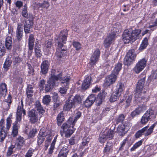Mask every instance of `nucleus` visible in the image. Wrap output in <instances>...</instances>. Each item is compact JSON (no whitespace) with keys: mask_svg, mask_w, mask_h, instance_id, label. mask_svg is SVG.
Returning <instances> with one entry per match:
<instances>
[{"mask_svg":"<svg viewBox=\"0 0 157 157\" xmlns=\"http://www.w3.org/2000/svg\"><path fill=\"white\" fill-rule=\"evenodd\" d=\"M34 50L35 56L37 58H40L42 56V52L40 46L36 45L35 46Z\"/></svg>","mask_w":157,"mask_h":157,"instance_id":"39","label":"nucleus"},{"mask_svg":"<svg viewBox=\"0 0 157 157\" xmlns=\"http://www.w3.org/2000/svg\"><path fill=\"white\" fill-rule=\"evenodd\" d=\"M4 120L2 119L0 121V132L1 131H4V130L3 129L4 127Z\"/></svg>","mask_w":157,"mask_h":157,"instance_id":"60","label":"nucleus"},{"mask_svg":"<svg viewBox=\"0 0 157 157\" xmlns=\"http://www.w3.org/2000/svg\"><path fill=\"white\" fill-rule=\"evenodd\" d=\"M11 99V96L10 94L8 95L7 99H6L5 100V105L6 106L5 109L6 110H8L10 108V105L12 102Z\"/></svg>","mask_w":157,"mask_h":157,"instance_id":"34","label":"nucleus"},{"mask_svg":"<svg viewBox=\"0 0 157 157\" xmlns=\"http://www.w3.org/2000/svg\"><path fill=\"white\" fill-rule=\"evenodd\" d=\"M141 32L140 29H129L124 30L122 36L123 41L125 44L133 42L139 38Z\"/></svg>","mask_w":157,"mask_h":157,"instance_id":"1","label":"nucleus"},{"mask_svg":"<svg viewBox=\"0 0 157 157\" xmlns=\"http://www.w3.org/2000/svg\"><path fill=\"white\" fill-rule=\"evenodd\" d=\"M34 151V150L30 148L25 155V157H32Z\"/></svg>","mask_w":157,"mask_h":157,"instance_id":"53","label":"nucleus"},{"mask_svg":"<svg viewBox=\"0 0 157 157\" xmlns=\"http://www.w3.org/2000/svg\"><path fill=\"white\" fill-rule=\"evenodd\" d=\"M147 60L144 58L140 59L136 63L133 68V71L136 73H139L147 65Z\"/></svg>","mask_w":157,"mask_h":157,"instance_id":"10","label":"nucleus"},{"mask_svg":"<svg viewBox=\"0 0 157 157\" xmlns=\"http://www.w3.org/2000/svg\"><path fill=\"white\" fill-rule=\"evenodd\" d=\"M125 87L124 84L121 82H119L117 85L115 92L118 93V95H121V93L124 90Z\"/></svg>","mask_w":157,"mask_h":157,"instance_id":"24","label":"nucleus"},{"mask_svg":"<svg viewBox=\"0 0 157 157\" xmlns=\"http://www.w3.org/2000/svg\"><path fill=\"white\" fill-rule=\"evenodd\" d=\"M7 92V85L5 83L0 84V96L5 97Z\"/></svg>","mask_w":157,"mask_h":157,"instance_id":"21","label":"nucleus"},{"mask_svg":"<svg viewBox=\"0 0 157 157\" xmlns=\"http://www.w3.org/2000/svg\"><path fill=\"white\" fill-rule=\"evenodd\" d=\"M100 52L98 49H96L94 52L90 59L89 63L92 66L94 65L98 61L100 57Z\"/></svg>","mask_w":157,"mask_h":157,"instance_id":"15","label":"nucleus"},{"mask_svg":"<svg viewBox=\"0 0 157 157\" xmlns=\"http://www.w3.org/2000/svg\"><path fill=\"white\" fill-rule=\"evenodd\" d=\"M142 140H140L138 142L136 143L133 145V146L130 148V151H133L135 150L136 149L138 148L142 144Z\"/></svg>","mask_w":157,"mask_h":157,"instance_id":"41","label":"nucleus"},{"mask_svg":"<svg viewBox=\"0 0 157 157\" xmlns=\"http://www.w3.org/2000/svg\"><path fill=\"white\" fill-rule=\"evenodd\" d=\"M67 30L61 31L58 38V48H61L63 46V44L61 43L65 44L67 40Z\"/></svg>","mask_w":157,"mask_h":157,"instance_id":"13","label":"nucleus"},{"mask_svg":"<svg viewBox=\"0 0 157 157\" xmlns=\"http://www.w3.org/2000/svg\"><path fill=\"white\" fill-rule=\"evenodd\" d=\"M156 124V123L153 124L149 128H148L149 126L147 125L142 129L139 130L135 135L136 137V138H139L141 136L143 135H144L145 136L151 135L153 132V129Z\"/></svg>","mask_w":157,"mask_h":157,"instance_id":"6","label":"nucleus"},{"mask_svg":"<svg viewBox=\"0 0 157 157\" xmlns=\"http://www.w3.org/2000/svg\"><path fill=\"white\" fill-rule=\"evenodd\" d=\"M73 118L70 117L66 123H64L61 126L60 134L63 136L64 134L65 136L68 138L73 133L75 129L74 128V124H72Z\"/></svg>","mask_w":157,"mask_h":157,"instance_id":"4","label":"nucleus"},{"mask_svg":"<svg viewBox=\"0 0 157 157\" xmlns=\"http://www.w3.org/2000/svg\"><path fill=\"white\" fill-rule=\"evenodd\" d=\"M23 102L21 101V105H18L17 107V112L16 113V119L15 122L13 124H19L21 120L22 113L23 112L24 115H25L26 112L25 109H23Z\"/></svg>","mask_w":157,"mask_h":157,"instance_id":"11","label":"nucleus"},{"mask_svg":"<svg viewBox=\"0 0 157 157\" xmlns=\"http://www.w3.org/2000/svg\"><path fill=\"white\" fill-rule=\"evenodd\" d=\"M28 47L29 50H33L34 47L35 39L33 35H30L28 40Z\"/></svg>","mask_w":157,"mask_h":157,"instance_id":"26","label":"nucleus"},{"mask_svg":"<svg viewBox=\"0 0 157 157\" xmlns=\"http://www.w3.org/2000/svg\"><path fill=\"white\" fill-rule=\"evenodd\" d=\"M105 95L103 93L99 94L97 98L96 102L98 105H100L105 98Z\"/></svg>","mask_w":157,"mask_h":157,"instance_id":"31","label":"nucleus"},{"mask_svg":"<svg viewBox=\"0 0 157 157\" xmlns=\"http://www.w3.org/2000/svg\"><path fill=\"white\" fill-rule=\"evenodd\" d=\"M62 76V73L58 71L52 69L51 72V76L48 84L45 85V90L47 92L50 91L52 90L53 86L55 84L56 81L59 80Z\"/></svg>","mask_w":157,"mask_h":157,"instance_id":"3","label":"nucleus"},{"mask_svg":"<svg viewBox=\"0 0 157 157\" xmlns=\"http://www.w3.org/2000/svg\"><path fill=\"white\" fill-rule=\"evenodd\" d=\"M145 78V76H144L142 78L139 80L134 94L135 100L140 102L141 101L144 102L145 101H147V97L141 98V95L144 93L145 91H143V89Z\"/></svg>","mask_w":157,"mask_h":157,"instance_id":"5","label":"nucleus"},{"mask_svg":"<svg viewBox=\"0 0 157 157\" xmlns=\"http://www.w3.org/2000/svg\"><path fill=\"white\" fill-rule=\"evenodd\" d=\"M103 132L107 139H111L113 138L114 132L113 130L106 129Z\"/></svg>","mask_w":157,"mask_h":157,"instance_id":"28","label":"nucleus"},{"mask_svg":"<svg viewBox=\"0 0 157 157\" xmlns=\"http://www.w3.org/2000/svg\"><path fill=\"white\" fill-rule=\"evenodd\" d=\"M113 143L111 142H107L105 147L104 151L105 152H109L112 148Z\"/></svg>","mask_w":157,"mask_h":157,"instance_id":"43","label":"nucleus"},{"mask_svg":"<svg viewBox=\"0 0 157 157\" xmlns=\"http://www.w3.org/2000/svg\"><path fill=\"white\" fill-rule=\"evenodd\" d=\"M148 44V40L147 37H145L144 38L139 47V50H142L144 49L147 47Z\"/></svg>","mask_w":157,"mask_h":157,"instance_id":"37","label":"nucleus"},{"mask_svg":"<svg viewBox=\"0 0 157 157\" xmlns=\"http://www.w3.org/2000/svg\"><path fill=\"white\" fill-rule=\"evenodd\" d=\"M73 45L77 50H78L81 48V44L78 42H74L73 43Z\"/></svg>","mask_w":157,"mask_h":157,"instance_id":"56","label":"nucleus"},{"mask_svg":"<svg viewBox=\"0 0 157 157\" xmlns=\"http://www.w3.org/2000/svg\"><path fill=\"white\" fill-rule=\"evenodd\" d=\"M128 138L126 137L124 139L121 144V147L119 148V150H122L124 149V147L126 144H127L126 146L125 147V150L127 151L131 145V144H129L128 142Z\"/></svg>","mask_w":157,"mask_h":157,"instance_id":"27","label":"nucleus"},{"mask_svg":"<svg viewBox=\"0 0 157 157\" xmlns=\"http://www.w3.org/2000/svg\"><path fill=\"white\" fill-rule=\"evenodd\" d=\"M156 113L152 109H149L141 117L140 122L141 124L144 125L147 122L151 120H152L156 117Z\"/></svg>","mask_w":157,"mask_h":157,"instance_id":"7","label":"nucleus"},{"mask_svg":"<svg viewBox=\"0 0 157 157\" xmlns=\"http://www.w3.org/2000/svg\"><path fill=\"white\" fill-rule=\"evenodd\" d=\"M37 132L36 129L35 128H33L31 130L29 134V136L30 137H33L35 136Z\"/></svg>","mask_w":157,"mask_h":157,"instance_id":"58","label":"nucleus"},{"mask_svg":"<svg viewBox=\"0 0 157 157\" xmlns=\"http://www.w3.org/2000/svg\"><path fill=\"white\" fill-rule=\"evenodd\" d=\"M96 100V97L94 94H91L86 99L84 102L85 106L86 107L91 106Z\"/></svg>","mask_w":157,"mask_h":157,"instance_id":"18","label":"nucleus"},{"mask_svg":"<svg viewBox=\"0 0 157 157\" xmlns=\"http://www.w3.org/2000/svg\"><path fill=\"white\" fill-rule=\"evenodd\" d=\"M115 91L113 92L110 98V101L111 102H113L115 101L117 98H118L120 95H118V93Z\"/></svg>","mask_w":157,"mask_h":157,"instance_id":"42","label":"nucleus"},{"mask_svg":"<svg viewBox=\"0 0 157 157\" xmlns=\"http://www.w3.org/2000/svg\"><path fill=\"white\" fill-rule=\"evenodd\" d=\"M15 147V146L14 145H11L8 148L7 151V155L8 156H10L13 152V149Z\"/></svg>","mask_w":157,"mask_h":157,"instance_id":"54","label":"nucleus"},{"mask_svg":"<svg viewBox=\"0 0 157 157\" xmlns=\"http://www.w3.org/2000/svg\"><path fill=\"white\" fill-rule=\"evenodd\" d=\"M42 5V9L44 8H46V9L48 8L49 6V4L48 2H44L43 3H41Z\"/></svg>","mask_w":157,"mask_h":157,"instance_id":"64","label":"nucleus"},{"mask_svg":"<svg viewBox=\"0 0 157 157\" xmlns=\"http://www.w3.org/2000/svg\"><path fill=\"white\" fill-rule=\"evenodd\" d=\"M117 78V75L113 73L107 76L105 78L104 86L107 87L113 84Z\"/></svg>","mask_w":157,"mask_h":157,"instance_id":"12","label":"nucleus"},{"mask_svg":"<svg viewBox=\"0 0 157 157\" xmlns=\"http://www.w3.org/2000/svg\"><path fill=\"white\" fill-rule=\"evenodd\" d=\"M12 55H10L7 57L3 64V69L4 72H6L8 71L12 63Z\"/></svg>","mask_w":157,"mask_h":157,"instance_id":"17","label":"nucleus"},{"mask_svg":"<svg viewBox=\"0 0 157 157\" xmlns=\"http://www.w3.org/2000/svg\"><path fill=\"white\" fill-rule=\"evenodd\" d=\"M15 5L16 7L19 9L23 5V2L20 1H18L16 2Z\"/></svg>","mask_w":157,"mask_h":157,"instance_id":"63","label":"nucleus"},{"mask_svg":"<svg viewBox=\"0 0 157 157\" xmlns=\"http://www.w3.org/2000/svg\"><path fill=\"white\" fill-rule=\"evenodd\" d=\"M12 121L10 117H8L6 119V128L9 130Z\"/></svg>","mask_w":157,"mask_h":157,"instance_id":"57","label":"nucleus"},{"mask_svg":"<svg viewBox=\"0 0 157 157\" xmlns=\"http://www.w3.org/2000/svg\"><path fill=\"white\" fill-rule=\"evenodd\" d=\"M20 124H13V129L11 133V135L13 137H15L17 136L18 133V130Z\"/></svg>","mask_w":157,"mask_h":157,"instance_id":"29","label":"nucleus"},{"mask_svg":"<svg viewBox=\"0 0 157 157\" xmlns=\"http://www.w3.org/2000/svg\"><path fill=\"white\" fill-rule=\"evenodd\" d=\"M82 99L83 98L78 95H76L74 96H70L63 106V109L69 111L71 108H75V106L82 103Z\"/></svg>","mask_w":157,"mask_h":157,"instance_id":"2","label":"nucleus"},{"mask_svg":"<svg viewBox=\"0 0 157 157\" xmlns=\"http://www.w3.org/2000/svg\"><path fill=\"white\" fill-rule=\"evenodd\" d=\"M71 79L70 76H67L63 77L62 79H61L59 80L61 81L62 83V87L60 88L59 89L60 92L62 94H65L66 93L67 89H68L67 86L69 84V82Z\"/></svg>","mask_w":157,"mask_h":157,"instance_id":"9","label":"nucleus"},{"mask_svg":"<svg viewBox=\"0 0 157 157\" xmlns=\"http://www.w3.org/2000/svg\"><path fill=\"white\" fill-rule=\"evenodd\" d=\"M107 140L103 132H101L100 135L99 140V142L101 143H104Z\"/></svg>","mask_w":157,"mask_h":157,"instance_id":"45","label":"nucleus"},{"mask_svg":"<svg viewBox=\"0 0 157 157\" xmlns=\"http://www.w3.org/2000/svg\"><path fill=\"white\" fill-rule=\"evenodd\" d=\"M81 115V113L79 111H78L76 113V116L75 117V119L74 120H73L72 121V124H75V122L77 121L80 117Z\"/></svg>","mask_w":157,"mask_h":157,"instance_id":"52","label":"nucleus"},{"mask_svg":"<svg viewBox=\"0 0 157 157\" xmlns=\"http://www.w3.org/2000/svg\"><path fill=\"white\" fill-rule=\"evenodd\" d=\"M38 113L35 109H33L29 111L28 113L30 122L31 124H34L37 122L38 120Z\"/></svg>","mask_w":157,"mask_h":157,"instance_id":"14","label":"nucleus"},{"mask_svg":"<svg viewBox=\"0 0 157 157\" xmlns=\"http://www.w3.org/2000/svg\"><path fill=\"white\" fill-rule=\"evenodd\" d=\"M5 45L7 50L11 49L12 46V40L11 36H8L6 37L5 41Z\"/></svg>","mask_w":157,"mask_h":157,"instance_id":"23","label":"nucleus"},{"mask_svg":"<svg viewBox=\"0 0 157 157\" xmlns=\"http://www.w3.org/2000/svg\"><path fill=\"white\" fill-rule=\"evenodd\" d=\"M51 98L49 95H46L44 97L43 99V102L45 104H48L51 101Z\"/></svg>","mask_w":157,"mask_h":157,"instance_id":"46","label":"nucleus"},{"mask_svg":"<svg viewBox=\"0 0 157 157\" xmlns=\"http://www.w3.org/2000/svg\"><path fill=\"white\" fill-rule=\"evenodd\" d=\"M57 120L58 125V126L60 125L61 123L63 122L64 120V114L62 112H60L58 114L57 117Z\"/></svg>","mask_w":157,"mask_h":157,"instance_id":"36","label":"nucleus"},{"mask_svg":"<svg viewBox=\"0 0 157 157\" xmlns=\"http://www.w3.org/2000/svg\"><path fill=\"white\" fill-rule=\"evenodd\" d=\"M28 68L27 69L28 74V76H32L34 74V70L33 67L30 64H28Z\"/></svg>","mask_w":157,"mask_h":157,"instance_id":"44","label":"nucleus"},{"mask_svg":"<svg viewBox=\"0 0 157 157\" xmlns=\"http://www.w3.org/2000/svg\"><path fill=\"white\" fill-rule=\"evenodd\" d=\"M52 44V43L51 41H46L44 44V46L43 47L44 50L45 51H48L51 48Z\"/></svg>","mask_w":157,"mask_h":157,"instance_id":"38","label":"nucleus"},{"mask_svg":"<svg viewBox=\"0 0 157 157\" xmlns=\"http://www.w3.org/2000/svg\"><path fill=\"white\" fill-rule=\"evenodd\" d=\"M125 116L123 114L120 115L116 119V123L118 124L120 122H122L125 118Z\"/></svg>","mask_w":157,"mask_h":157,"instance_id":"49","label":"nucleus"},{"mask_svg":"<svg viewBox=\"0 0 157 157\" xmlns=\"http://www.w3.org/2000/svg\"><path fill=\"white\" fill-rule=\"evenodd\" d=\"M122 64L120 63H118L115 65L114 70L112 72L116 75H118L119 72L122 68Z\"/></svg>","mask_w":157,"mask_h":157,"instance_id":"33","label":"nucleus"},{"mask_svg":"<svg viewBox=\"0 0 157 157\" xmlns=\"http://www.w3.org/2000/svg\"><path fill=\"white\" fill-rule=\"evenodd\" d=\"M25 144V140L22 137L19 136L16 139L15 146L17 148L21 149Z\"/></svg>","mask_w":157,"mask_h":157,"instance_id":"19","label":"nucleus"},{"mask_svg":"<svg viewBox=\"0 0 157 157\" xmlns=\"http://www.w3.org/2000/svg\"><path fill=\"white\" fill-rule=\"evenodd\" d=\"M49 63L47 60L43 61L41 64L40 72L43 74H46L48 71Z\"/></svg>","mask_w":157,"mask_h":157,"instance_id":"20","label":"nucleus"},{"mask_svg":"<svg viewBox=\"0 0 157 157\" xmlns=\"http://www.w3.org/2000/svg\"><path fill=\"white\" fill-rule=\"evenodd\" d=\"M35 105L36 109L38 111L39 113L42 114L44 113L45 111L41 106L40 103L39 101H36Z\"/></svg>","mask_w":157,"mask_h":157,"instance_id":"30","label":"nucleus"},{"mask_svg":"<svg viewBox=\"0 0 157 157\" xmlns=\"http://www.w3.org/2000/svg\"><path fill=\"white\" fill-rule=\"evenodd\" d=\"M34 86L33 85L29 84L27 86L26 92H30L33 93V89Z\"/></svg>","mask_w":157,"mask_h":157,"instance_id":"61","label":"nucleus"},{"mask_svg":"<svg viewBox=\"0 0 157 157\" xmlns=\"http://www.w3.org/2000/svg\"><path fill=\"white\" fill-rule=\"evenodd\" d=\"M132 97V95H130L128 96V98H127L125 101L124 99L122 100L120 102L121 105H122V103L125 102L124 103L125 104V107L126 108L128 107L130 105Z\"/></svg>","mask_w":157,"mask_h":157,"instance_id":"35","label":"nucleus"},{"mask_svg":"<svg viewBox=\"0 0 157 157\" xmlns=\"http://www.w3.org/2000/svg\"><path fill=\"white\" fill-rule=\"evenodd\" d=\"M91 80V78L90 76H88L87 77L82 83V88L84 90H85L87 89L90 86Z\"/></svg>","mask_w":157,"mask_h":157,"instance_id":"25","label":"nucleus"},{"mask_svg":"<svg viewBox=\"0 0 157 157\" xmlns=\"http://www.w3.org/2000/svg\"><path fill=\"white\" fill-rule=\"evenodd\" d=\"M136 56V55L135 53V50L134 49L129 50L124 58V64L127 66L132 64L135 61Z\"/></svg>","mask_w":157,"mask_h":157,"instance_id":"8","label":"nucleus"},{"mask_svg":"<svg viewBox=\"0 0 157 157\" xmlns=\"http://www.w3.org/2000/svg\"><path fill=\"white\" fill-rule=\"evenodd\" d=\"M69 151V150L67 147H63L61 149L60 152L67 156Z\"/></svg>","mask_w":157,"mask_h":157,"instance_id":"51","label":"nucleus"},{"mask_svg":"<svg viewBox=\"0 0 157 157\" xmlns=\"http://www.w3.org/2000/svg\"><path fill=\"white\" fill-rule=\"evenodd\" d=\"M33 6L34 9H39L40 8L42 9V6L41 3H40L35 2L34 3H33Z\"/></svg>","mask_w":157,"mask_h":157,"instance_id":"59","label":"nucleus"},{"mask_svg":"<svg viewBox=\"0 0 157 157\" xmlns=\"http://www.w3.org/2000/svg\"><path fill=\"white\" fill-rule=\"evenodd\" d=\"M65 51L66 50L64 49L57 48L56 53V56L59 58H61L64 54V52H65Z\"/></svg>","mask_w":157,"mask_h":157,"instance_id":"40","label":"nucleus"},{"mask_svg":"<svg viewBox=\"0 0 157 157\" xmlns=\"http://www.w3.org/2000/svg\"><path fill=\"white\" fill-rule=\"evenodd\" d=\"M140 113V112L138 109H136L131 113V116L134 117L136 115L139 114Z\"/></svg>","mask_w":157,"mask_h":157,"instance_id":"62","label":"nucleus"},{"mask_svg":"<svg viewBox=\"0 0 157 157\" xmlns=\"http://www.w3.org/2000/svg\"><path fill=\"white\" fill-rule=\"evenodd\" d=\"M37 142L39 144H41L44 141V138L41 135V133H39L37 136Z\"/></svg>","mask_w":157,"mask_h":157,"instance_id":"50","label":"nucleus"},{"mask_svg":"<svg viewBox=\"0 0 157 157\" xmlns=\"http://www.w3.org/2000/svg\"><path fill=\"white\" fill-rule=\"evenodd\" d=\"M115 33L112 32L104 40L103 44L105 48H107L110 46L115 39Z\"/></svg>","mask_w":157,"mask_h":157,"instance_id":"16","label":"nucleus"},{"mask_svg":"<svg viewBox=\"0 0 157 157\" xmlns=\"http://www.w3.org/2000/svg\"><path fill=\"white\" fill-rule=\"evenodd\" d=\"M7 134L5 130L0 132V142H2L4 140Z\"/></svg>","mask_w":157,"mask_h":157,"instance_id":"48","label":"nucleus"},{"mask_svg":"<svg viewBox=\"0 0 157 157\" xmlns=\"http://www.w3.org/2000/svg\"><path fill=\"white\" fill-rule=\"evenodd\" d=\"M32 25V22L30 20L25 21L24 25V28L30 29Z\"/></svg>","mask_w":157,"mask_h":157,"instance_id":"47","label":"nucleus"},{"mask_svg":"<svg viewBox=\"0 0 157 157\" xmlns=\"http://www.w3.org/2000/svg\"><path fill=\"white\" fill-rule=\"evenodd\" d=\"M16 37L17 40L20 41L21 40L23 36V29L21 26L18 24L16 31Z\"/></svg>","mask_w":157,"mask_h":157,"instance_id":"22","label":"nucleus"},{"mask_svg":"<svg viewBox=\"0 0 157 157\" xmlns=\"http://www.w3.org/2000/svg\"><path fill=\"white\" fill-rule=\"evenodd\" d=\"M6 53V49L3 45L0 44V56H3Z\"/></svg>","mask_w":157,"mask_h":157,"instance_id":"55","label":"nucleus"},{"mask_svg":"<svg viewBox=\"0 0 157 157\" xmlns=\"http://www.w3.org/2000/svg\"><path fill=\"white\" fill-rule=\"evenodd\" d=\"M125 129V125L122 124H120L117 128V133L121 136H123L125 134L124 130Z\"/></svg>","mask_w":157,"mask_h":157,"instance_id":"32","label":"nucleus"}]
</instances>
